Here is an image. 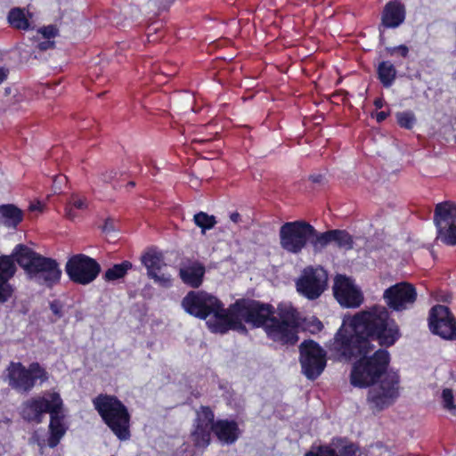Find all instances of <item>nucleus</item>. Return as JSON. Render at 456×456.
Returning <instances> with one entry per match:
<instances>
[{
	"label": "nucleus",
	"instance_id": "f257e3e1",
	"mask_svg": "<svg viewBox=\"0 0 456 456\" xmlns=\"http://www.w3.org/2000/svg\"><path fill=\"white\" fill-rule=\"evenodd\" d=\"M401 337L398 325L389 317L383 305H374L356 314L348 325H343L330 345V350L338 357L350 360L360 358L353 366L350 382L354 387L373 385L386 372L390 356L387 350L379 349L372 356L367 355L375 348L372 340L380 346H393Z\"/></svg>",
	"mask_w": 456,
	"mask_h": 456
},
{
	"label": "nucleus",
	"instance_id": "f03ea898",
	"mask_svg": "<svg viewBox=\"0 0 456 456\" xmlns=\"http://www.w3.org/2000/svg\"><path fill=\"white\" fill-rule=\"evenodd\" d=\"M273 307L254 300H238L229 306L227 322L217 328L220 334L236 330L247 334L245 322L255 328L264 327L267 337L281 345H295L298 341L300 315L290 304H280L277 316H273Z\"/></svg>",
	"mask_w": 456,
	"mask_h": 456
},
{
	"label": "nucleus",
	"instance_id": "7ed1b4c3",
	"mask_svg": "<svg viewBox=\"0 0 456 456\" xmlns=\"http://www.w3.org/2000/svg\"><path fill=\"white\" fill-rule=\"evenodd\" d=\"M15 262L37 283L52 288L61 277L56 260L45 257L23 244H18L10 256H0V304L6 303L14 292L10 280L15 275Z\"/></svg>",
	"mask_w": 456,
	"mask_h": 456
},
{
	"label": "nucleus",
	"instance_id": "20e7f679",
	"mask_svg": "<svg viewBox=\"0 0 456 456\" xmlns=\"http://www.w3.org/2000/svg\"><path fill=\"white\" fill-rule=\"evenodd\" d=\"M182 306L186 313L201 320L213 315V319L207 321V325L214 333H220L217 328L228 320L229 307L224 308L217 297L202 290L190 291L183 298Z\"/></svg>",
	"mask_w": 456,
	"mask_h": 456
},
{
	"label": "nucleus",
	"instance_id": "39448f33",
	"mask_svg": "<svg viewBox=\"0 0 456 456\" xmlns=\"http://www.w3.org/2000/svg\"><path fill=\"white\" fill-rule=\"evenodd\" d=\"M93 404L103 422L119 440L126 441L130 438L131 416L120 400L114 395L100 394L93 399Z\"/></svg>",
	"mask_w": 456,
	"mask_h": 456
},
{
	"label": "nucleus",
	"instance_id": "423d86ee",
	"mask_svg": "<svg viewBox=\"0 0 456 456\" xmlns=\"http://www.w3.org/2000/svg\"><path fill=\"white\" fill-rule=\"evenodd\" d=\"M6 372L8 385L21 394H28L34 388L37 380L44 383L49 379L47 370L37 362H31L28 367H25L19 362H11Z\"/></svg>",
	"mask_w": 456,
	"mask_h": 456
},
{
	"label": "nucleus",
	"instance_id": "0eeeda50",
	"mask_svg": "<svg viewBox=\"0 0 456 456\" xmlns=\"http://www.w3.org/2000/svg\"><path fill=\"white\" fill-rule=\"evenodd\" d=\"M312 233L314 226L304 220L287 222L279 231L280 245L289 253L299 254L306 247Z\"/></svg>",
	"mask_w": 456,
	"mask_h": 456
},
{
	"label": "nucleus",
	"instance_id": "6e6552de",
	"mask_svg": "<svg viewBox=\"0 0 456 456\" xmlns=\"http://www.w3.org/2000/svg\"><path fill=\"white\" fill-rule=\"evenodd\" d=\"M101 270L100 264L85 254L72 256L65 265V272L69 280L79 285L92 283L98 277Z\"/></svg>",
	"mask_w": 456,
	"mask_h": 456
},
{
	"label": "nucleus",
	"instance_id": "1a4fd4ad",
	"mask_svg": "<svg viewBox=\"0 0 456 456\" xmlns=\"http://www.w3.org/2000/svg\"><path fill=\"white\" fill-rule=\"evenodd\" d=\"M297 291L309 300L321 297L328 285V273L321 266H306L296 280Z\"/></svg>",
	"mask_w": 456,
	"mask_h": 456
},
{
	"label": "nucleus",
	"instance_id": "9d476101",
	"mask_svg": "<svg viewBox=\"0 0 456 456\" xmlns=\"http://www.w3.org/2000/svg\"><path fill=\"white\" fill-rule=\"evenodd\" d=\"M62 408V400L57 392H45L42 396L32 397L21 405L20 414L27 421L40 423L45 413Z\"/></svg>",
	"mask_w": 456,
	"mask_h": 456
},
{
	"label": "nucleus",
	"instance_id": "9b49d317",
	"mask_svg": "<svg viewBox=\"0 0 456 456\" xmlns=\"http://www.w3.org/2000/svg\"><path fill=\"white\" fill-rule=\"evenodd\" d=\"M302 372L309 379H317L326 367V352L314 341H304L299 346Z\"/></svg>",
	"mask_w": 456,
	"mask_h": 456
},
{
	"label": "nucleus",
	"instance_id": "f8f14e48",
	"mask_svg": "<svg viewBox=\"0 0 456 456\" xmlns=\"http://www.w3.org/2000/svg\"><path fill=\"white\" fill-rule=\"evenodd\" d=\"M399 378L395 373H388L380 384L369 390L367 402L373 411H380L388 407L397 398Z\"/></svg>",
	"mask_w": 456,
	"mask_h": 456
},
{
	"label": "nucleus",
	"instance_id": "ddd939ff",
	"mask_svg": "<svg viewBox=\"0 0 456 456\" xmlns=\"http://www.w3.org/2000/svg\"><path fill=\"white\" fill-rule=\"evenodd\" d=\"M434 221L438 232L437 239L447 245H456V205L451 202L437 204Z\"/></svg>",
	"mask_w": 456,
	"mask_h": 456
},
{
	"label": "nucleus",
	"instance_id": "4468645a",
	"mask_svg": "<svg viewBox=\"0 0 456 456\" xmlns=\"http://www.w3.org/2000/svg\"><path fill=\"white\" fill-rule=\"evenodd\" d=\"M214 411L208 406H200L196 411L191 437L197 448H207L211 441V432L216 425Z\"/></svg>",
	"mask_w": 456,
	"mask_h": 456
},
{
	"label": "nucleus",
	"instance_id": "2eb2a0df",
	"mask_svg": "<svg viewBox=\"0 0 456 456\" xmlns=\"http://www.w3.org/2000/svg\"><path fill=\"white\" fill-rule=\"evenodd\" d=\"M383 297L389 308L401 312L413 305L417 299V291L412 284L403 281L387 289Z\"/></svg>",
	"mask_w": 456,
	"mask_h": 456
},
{
	"label": "nucleus",
	"instance_id": "dca6fc26",
	"mask_svg": "<svg viewBox=\"0 0 456 456\" xmlns=\"http://www.w3.org/2000/svg\"><path fill=\"white\" fill-rule=\"evenodd\" d=\"M429 328L445 339H456V320L445 305H437L429 313Z\"/></svg>",
	"mask_w": 456,
	"mask_h": 456
},
{
	"label": "nucleus",
	"instance_id": "f3484780",
	"mask_svg": "<svg viewBox=\"0 0 456 456\" xmlns=\"http://www.w3.org/2000/svg\"><path fill=\"white\" fill-rule=\"evenodd\" d=\"M333 293L338 302L344 307L355 308L363 302V295L354 281L345 276L337 275L334 280Z\"/></svg>",
	"mask_w": 456,
	"mask_h": 456
},
{
	"label": "nucleus",
	"instance_id": "a211bd4d",
	"mask_svg": "<svg viewBox=\"0 0 456 456\" xmlns=\"http://www.w3.org/2000/svg\"><path fill=\"white\" fill-rule=\"evenodd\" d=\"M205 273V265L196 259L184 258L180 263V279L191 288L198 289L201 286Z\"/></svg>",
	"mask_w": 456,
	"mask_h": 456
},
{
	"label": "nucleus",
	"instance_id": "6ab92c4d",
	"mask_svg": "<svg viewBox=\"0 0 456 456\" xmlns=\"http://www.w3.org/2000/svg\"><path fill=\"white\" fill-rule=\"evenodd\" d=\"M142 261L147 268V273L150 278L153 279L162 286H170L171 276L161 273L162 267L166 266L161 253L147 252L142 256Z\"/></svg>",
	"mask_w": 456,
	"mask_h": 456
},
{
	"label": "nucleus",
	"instance_id": "aec40b11",
	"mask_svg": "<svg viewBox=\"0 0 456 456\" xmlns=\"http://www.w3.org/2000/svg\"><path fill=\"white\" fill-rule=\"evenodd\" d=\"M404 5L395 0L388 2L382 12L381 25L387 28L399 27L405 20Z\"/></svg>",
	"mask_w": 456,
	"mask_h": 456
},
{
	"label": "nucleus",
	"instance_id": "412c9836",
	"mask_svg": "<svg viewBox=\"0 0 456 456\" xmlns=\"http://www.w3.org/2000/svg\"><path fill=\"white\" fill-rule=\"evenodd\" d=\"M239 425L235 420L217 419L214 426V434L225 444H234L240 436Z\"/></svg>",
	"mask_w": 456,
	"mask_h": 456
},
{
	"label": "nucleus",
	"instance_id": "4be33fe9",
	"mask_svg": "<svg viewBox=\"0 0 456 456\" xmlns=\"http://www.w3.org/2000/svg\"><path fill=\"white\" fill-rule=\"evenodd\" d=\"M61 409L62 408H56L53 409L50 412V425H49V430H50V436L47 439V444L49 447L53 448L55 447L61 438L65 434V428L62 425V416L61 414Z\"/></svg>",
	"mask_w": 456,
	"mask_h": 456
},
{
	"label": "nucleus",
	"instance_id": "5701e85b",
	"mask_svg": "<svg viewBox=\"0 0 456 456\" xmlns=\"http://www.w3.org/2000/svg\"><path fill=\"white\" fill-rule=\"evenodd\" d=\"M23 211L14 204L0 205V224L15 229L23 220Z\"/></svg>",
	"mask_w": 456,
	"mask_h": 456
},
{
	"label": "nucleus",
	"instance_id": "b1692460",
	"mask_svg": "<svg viewBox=\"0 0 456 456\" xmlns=\"http://www.w3.org/2000/svg\"><path fill=\"white\" fill-rule=\"evenodd\" d=\"M332 445L339 456H362L360 447L345 438L334 437Z\"/></svg>",
	"mask_w": 456,
	"mask_h": 456
},
{
	"label": "nucleus",
	"instance_id": "393cba45",
	"mask_svg": "<svg viewBox=\"0 0 456 456\" xmlns=\"http://www.w3.org/2000/svg\"><path fill=\"white\" fill-rule=\"evenodd\" d=\"M378 77L385 87H390L396 77V69L388 61H381L378 66Z\"/></svg>",
	"mask_w": 456,
	"mask_h": 456
},
{
	"label": "nucleus",
	"instance_id": "a878e982",
	"mask_svg": "<svg viewBox=\"0 0 456 456\" xmlns=\"http://www.w3.org/2000/svg\"><path fill=\"white\" fill-rule=\"evenodd\" d=\"M309 243L312 245L314 253L322 252L329 244L332 243L331 230L319 232L314 227V233L309 237Z\"/></svg>",
	"mask_w": 456,
	"mask_h": 456
},
{
	"label": "nucleus",
	"instance_id": "bb28decb",
	"mask_svg": "<svg viewBox=\"0 0 456 456\" xmlns=\"http://www.w3.org/2000/svg\"><path fill=\"white\" fill-rule=\"evenodd\" d=\"M331 240L341 249L350 250L354 247L353 237L345 230H331Z\"/></svg>",
	"mask_w": 456,
	"mask_h": 456
},
{
	"label": "nucleus",
	"instance_id": "cd10ccee",
	"mask_svg": "<svg viewBox=\"0 0 456 456\" xmlns=\"http://www.w3.org/2000/svg\"><path fill=\"white\" fill-rule=\"evenodd\" d=\"M8 21L12 27L27 30L29 28L28 20L26 18L24 10L19 7L12 8L8 13Z\"/></svg>",
	"mask_w": 456,
	"mask_h": 456
},
{
	"label": "nucleus",
	"instance_id": "c85d7f7f",
	"mask_svg": "<svg viewBox=\"0 0 456 456\" xmlns=\"http://www.w3.org/2000/svg\"><path fill=\"white\" fill-rule=\"evenodd\" d=\"M131 268L132 264L129 261H123L120 264H116L105 272L103 279L106 281H113L121 279Z\"/></svg>",
	"mask_w": 456,
	"mask_h": 456
},
{
	"label": "nucleus",
	"instance_id": "c756f323",
	"mask_svg": "<svg viewBox=\"0 0 456 456\" xmlns=\"http://www.w3.org/2000/svg\"><path fill=\"white\" fill-rule=\"evenodd\" d=\"M87 208V202L85 198L79 197L77 194H72L68 200V203L65 208V216L73 220L77 215L73 211V208L84 210Z\"/></svg>",
	"mask_w": 456,
	"mask_h": 456
},
{
	"label": "nucleus",
	"instance_id": "7c9ffc66",
	"mask_svg": "<svg viewBox=\"0 0 456 456\" xmlns=\"http://www.w3.org/2000/svg\"><path fill=\"white\" fill-rule=\"evenodd\" d=\"M193 220L195 224L201 228L202 233H205L206 230L213 228L216 224V217L205 212H200L194 215Z\"/></svg>",
	"mask_w": 456,
	"mask_h": 456
},
{
	"label": "nucleus",
	"instance_id": "2f4dec72",
	"mask_svg": "<svg viewBox=\"0 0 456 456\" xmlns=\"http://www.w3.org/2000/svg\"><path fill=\"white\" fill-rule=\"evenodd\" d=\"M305 456H339L335 451L332 442L330 444L319 446H312L311 449L305 453Z\"/></svg>",
	"mask_w": 456,
	"mask_h": 456
},
{
	"label": "nucleus",
	"instance_id": "473e14b6",
	"mask_svg": "<svg viewBox=\"0 0 456 456\" xmlns=\"http://www.w3.org/2000/svg\"><path fill=\"white\" fill-rule=\"evenodd\" d=\"M396 119L399 126L406 129H411L416 121L414 114L410 111L398 112Z\"/></svg>",
	"mask_w": 456,
	"mask_h": 456
},
{
	"label": "nucleus",
	"instance_id": "72a5a7b5",
	"mask_svg": "<svg viewBox=\"0 0 456 456\" xmlns=\"http://www.w3.org/2000/svg\"><path fill=\"white\" fill-rule=\"evenodd\" d=\"M443 405L444 407L456 414V401L453 396V393L452 389L445 388L442 393Z\"/></svg>",
	"mask_w": 456,
	"mask_h": 456
},
{
	"label": "nucleus",
	"instance_id": "f704fd0d",
	"mask_svg": "<svg viewBox=\"0 0 456 456\" xmlns=\"http://www.w3.org/2000/svg\"><path fill=\"white\" fill-rule=\"evenodd\" d=\"M38 31L40 34H42V36L45 39H51V38L54 37L58 33V29L54 26H52V25L47 26V27H43Z\"/></svg>",
	"mask_w": 456,
	"mask_h": 456
},
{
	"label": "nucleus",
	"instance_id": "c9c22d12",
	"mask_svg": "<svg viewBox=\"0 0 456 456\" xmlns=\"http://www.w3.org/2000/svg\"><path fill=\"white\" fill-rule=\"evenodd\" d=\"M387 51L390 55H394L395 53H398L402 57L406 58L409 53V48L404 45H400L398 46L387 48Z\"/></svg>",
	"mask_w": 456,
	"mask_h": 456
},
{
	"label": "nucleus",
	"instance_id": "e433bc0d",
	"mask_svg": "<svg viewBox=\"0 0 456 456\" xmlns=\"http://www.w3.org/2000/svg\"><path fill=\"white\" fill-rule=\"evenodd\" d=\"M173 2L174 0H150L149 4L154 5L158 10H164Z\"/></svg>",
	"mask_w": 456,
	"mask_h": 456
},
{
	"label": "nucleus",
	"instance_id": "4c0bfd02",
	"mask_svg": "<svg viewBox=\"0 0 456 456\" xmlns=\"http://www.w3.org/2000/svg\"><path fill=\"white\" fill-rule=\"evenodd\" d=\"M67 183V177L64 175H57L53 179L54 192L59 193L61 191V184Z\"/></svg>",
	"mask_w": 456,
	"mask_h": 456
},
{
	"label": "nucleus",
	"instance_id": "58836bf2",
	"mask_svg": "<svg viewBox=\"0 0 456 456\" xmlns=\"http://www.w3.org/2000/svg\"><path fill=\"white\" fill-rule=\"evenodd\" d=\"M118 175V172L115 170L105 171L101 174V179L104 183L111 182Z\"/></svg>",
	"mask_w": 456,
	"mask_h": 456
},
{
	"label": "nucleus",
	"instance_id": "ea45409f",
	"mask_svg": "<svg viewBox=\"0 0 456 456\" xmlns=\"http://www.w3.org/2000/svg\"><path fill=\"white\" fill-rule=\"evenodd\" d=\"M61 308V305L58 300L50 303V309L59 318L62 316Z\"/></svg>",
	"mask_w": 456,
	"mask_h": 456
},
{
	"label": "nucleus",
	"instance_id": "a19ab883",
	"mask_svg": "<svg viewBox=\"0 0 456 456\" xmlns=\"http://www.w3.org/2000/svg\"><path fill=\"white\" fill-rule=\"evenodd\" d=\"M54 41H52L50 39H45L42 42H40L38 45H37V48L40 50V51H46L48 49H52L54 47Z\"/></svg>",
	"mask_w": 456,
	"mask_h": 456
},
{
	"label": "nucleus",
	"instance_id": "79ce46f5",
	"mask_svg": "<svg viewBox=\"0 0 456 456\" xmlns=\"http://www.w3.org/2000/svg\"><path fill=\"white\" fill-rule=\"evenodd\" d=\"M102 231L105 232L114 231V221L112 219H107L102 226Z\"/></svg>",
	"mask_w": 456,
	"mask_h": 456
},
{
	"label": "nucleus",
	"instance_id": "37998d69",
	"mask_svg": "<svg viewBox=\"0 0 456 456\" xmlns=\"http://www.w3.org/2000/svg\"><path fill=\"white\" fill-rule=\"evenodd\" d=\"M8 75H9V69L5 68V67H1L0 68V84H2L4 80H6V78L8 77Z\"/></svg>",
	"mask_w": 456,
	"mask_h": 456
},
{
	"label": "nucleus",
	"instance_id": "c03bdc74",
	"mask_svg": "<svg viewBox=\"0 0 456 456\" xmlns=\"http://www.w3.org/2000/svg\"><path fill=\"white\" fill-rule=\"evenodd\" d=\"M388 116V113L386 111H379L376 114V119L379 123L384 121Z\"/></svg>",
	"mask_w": 456,
	"mask_h": 456
},
{
	"label": "nucleus",
	"instance_id": "a18cd8bd",
	"mask_svg": "<svg viewBox=\"0 0 456 456\" xmlns=\"http://www.w3.org/2000/svg\"><path fill=\"white\" fill-rule=\"evenodd\" d=\"M230 219L232 222H233L235 224H239L241 220V216L238 212H232L230 215Z\"/></svg>",
	"mask_w": 456,
	"mask_h": 456
},
{
	"label": "nucleus",
	"instance_id": "49530a36",
	"mask_svg": "<svg viewBox=\"0 0 456 456\" xmlns=\"http://www.w3.org/2000/svg\"><path fill=\"white\" fill-rule=\"evenodd\" d=\"M42 209H43V205L39 201L36 202V203H31L29 206L30 211H42Z\"/></svg>",
	"mask_w": 456,
	"mask_h": 456
},
{
	"label": "nucleus",
	"instance_id": "de8ad7c7",
	"mask_svg": "<svg viewBox=\"0 0 456 456\" xmlns=\"http://www.w3.org/2000/svg\"><path fill=\"white\" fill-rule=\"evenodd\" d=\"M374 105L377 109H381L384 105V102H383V99L381 98H377L375 101H374Z\"/></svg>",
	"mask_w": 456,
	"mask_h": 456
},
{
	"label": "nucleus",
	"instance_id": "09e8293b",
	"mask_svg": "<svg viewBox=\"0 0 456 456\" xmlns=\"http://www.w3.org/2000/svg\"><path fill=\"white\" fill-rule=\"evenodd\" d=\"M314 325L315 329L319 331L322 330L323 328L322 323L319 320H315Z\"/></svg>",
	"mask_w": 456,
	"mask_h": 456
},
{
	"label": "nucleus",
	"instance_id": "8fccbe9b",
	"mask_svg": "<svg viewBox=\"0 0 456 456\" xmlns=\"http://www.w3.org/2000/svg\"><path fill=\"white\" fill-rule=\"evenodd\" d=\"M321 175H318V176H312V180L313 182L314 183H320L321 182Z\"/></svg>",
	"mask_w": 456,
	"mask_h": 456
},
{
	"label": "nucleus",
	"instance_id": "3c124183",
	"mask_svg": "<svg viewBox=\"0 0 456 456\" xmlns=\"http://www.w3.org/2000/svg\"><path fill=\"white\" fill-rule=\"evenodd\" d=\"M149 165H150V166H152L153 170H157V167H156L155 163H154V161H153V160H151V161H150V163H149ZM156 172H157V171L152 172V175H155V174H156Z\"/></svg>",
	"mask_w": 456,
	"mask_h": 456
},
{
	"label": "nucleus",
	"instance_id": "603ef678",
	"mask_svg": "<svg viewBox=\"0 0 456 456\" xmlns=\"http://www.w3.org/2000/svg\"><path fill=\"white\" fill-rule=\"evenodd\" d=\"M452 79L456 81V70L452 75Z\"/></svg>",
	"mask_w": 456,
	"mask_h": 456
},
{
	"label": "nucleus",
	"instance_id": "864d4df0",
	"mask_svg": "<svg viewBox=\"0 0 456 456\" xmlns=\"http://www.w3.org/2000/svg\"><path fill=\"white\" fill-rule=\"evenodd\" d=\"M10 92H11V88L10 87L5 88V94H10Z\"/></svg>",
	"mask_w": 456,
	"mask_h": 456
},
{
	"label": "nucleus",
	"instance_id": "5fc2aeb1",
	"mask_svg": "<svg viewBox=\"0 0 456 456\" xmlns=\"http://www.w3.org/2000/svg\"><path fill=\"white\" fill-rule=\"evenodd\" d=\"M128 184H129L130 186H134V182H130Z\"/></svg>",
	"mask_w": 456,
	"mask_h": 456
}]
</instances>
